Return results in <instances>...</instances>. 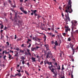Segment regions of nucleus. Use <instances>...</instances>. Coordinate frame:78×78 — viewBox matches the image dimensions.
<instances>
[{"label": "nucleus", "instance_id": "1", "mask_svg": "<svg viewBox=\"0 0 78 78\" xmlns=\"http://www.w3.org/2000/svg\"><path fill=\"white\" fill-rule=\"evenodd\" d=\"M69 6H68V5H67L66 6V7H65V9H66V10H65V12L66 13H67V15H65V17H66V22H67V20L68 21L70 22V18L69 17V13H71L73 12V10L72 9V5L71 6V7H70L69 8H68Z\"/></svg>", "mask_w": 78, "mask_h": 78}, {"label": "nucleus", "instance_id": "2", "mask_svg": "<svg viewBox=\"0 0 78 78\" xmlns=\"http://www.w3.org/2000/svg\"><path fill=\"white\" fill-rule=\"evenodd\" d=\"M71 23H72V31L73 32L74 27H76V23H77V22L76 21H75L74 23L73 22H71Z\"/></svg>", "mask_w": 78, "mask_h": 78}, {"label": "nucleus", "instance_id": "3", "mask_svg": "<svg viewBox=\"0 0 78 78\" xmlns=\"http://www.w3.org/2000/svg\"><path fill=\"white\" fill-rule=\"evenodd\" d=\"M48 68H49V69L51 70V72L53 73H55V69L51 67V66H48Z\"/></svg>", "mask_w": 78, "mask_h": 78}, {"label": "nucleus", "instance_id": "4", "mask_svg": "<svg viewBox=\"0 0 78 78\" xmlns=\"http://www.w3.org/2000/svg\"><path fill=\"white\" fill-rule=\"evenodd\" d=\"M72 2L71 0H69V2H68V8H69L71 7V4Z\"/></svg>", "mask_w": 78, "mask_h": 78}, {"label": "nucleus", "instance_id": "5", "mask_svg": "<svg viewBox=\"0 0 78 78\" xmlns=\"http://www.w3.org/2000/svg\"><path fill=\"white\" fill-rule=\"evenodd\" d=\"M14 12L16 13V14H15V17L14 18V19L15 20V22H16L17 20H16V19H17V16H16L17 15V12L16 11H14Z\"/></svg>", "mask_w": 78, "mask_h": 78}, {"label": "nucleus", "instance_id": "6", "mask_svg": "<svg viewBox=\"0 0 78 78\" xmlns=\"http://www.w3.org/2000/svg\"><path fill=\"white\" fill-rule=\"evenodd\" d=\"M70 48H71L73 50L72 51L73 52V54H74V53L75 52V49H73V46L72 44L70 45Z\"/></svg>", "mask_w": 78, "mask_h": 78}, {"label": "nucleus", "instance_id": "7", "mask_svg": "<svg viewBox=\"0 0 78 78\" xmlns=\"http://www.w3.org/2000/svg\"><path fill=\"white\" fill-rule=\"evenodd\" d=\"M44 46L46 48L47 50H49V51H50V50H49V46L48 44L45 45Z\"/></svg>", "mask_w": 78, "mask_h": 78}, {"label": "nucleus", "instance_id": "8", "mask_svg": "<svg viewBox=\"0 0 78 78\" xmlns=\"http://www.w3.org/2000/svg\"><path fill=\"white\" fill-rule=\"evenodd\" d=\"M31 11L34 13V14L36 13V12H37V10H31Z\"/></svg>", "mask_w": 78, "mask_h": 78}, {"label": "nucleus", "instance_id": "9", "mask_svg": "<svg viewBox=\"0 0 78 78\" xmlns=\"http://www.w3.org/2000/svg\"><path fill=\"white\" fill-rule=\"evenodd\" d=\"M31 59L33 61V62H36V60H35L36 58H34V57H32L31 58Z\"/></svg>", "mask_w": 78, "mask_h": 78}, {"label": "nucleus", "instance_id": "10", "mask_svg": "<svg viewBox=\"0 0 78 78\" xmlns=\"http://www.w3.org/2000/svg\"><path fill=\"white\" fill-rule=\"evenodd\" d=\"M15 56H18V55H17L18 54V52L17 51L15 52Z\"/></svg>", "mask_w": 78, "mask_h": 78}, {"label": "nucleus", "instance_id": "11", "mask_svg": "<svg viewBox=\"0 0 78 78\" xmlns=\"http://www.w3.org/2000/svg\"><path fill=\"white\" fill-rule=\"evenodd\" d=\"M17 75L18 76H21V73H18L15 75V76H17Z\"/></svg>", "mask_w": 78, "mask_h": 78}, {"label": "nucleus", "instance_id": "12", "mask_svg": "<svg viewBox=\"0 0 78 78\" xmlns=\"http://www.w3.org/2000/svg\"><path fill=\"white\" fill-rule=\"evenodd\" d=\"M20 9L21 11H22V12H23L24 11V9L23 7L20 8Z\"/></svg>", "mask_w": 78, "mask_h": 78}, {"label": "nucleus", "instance_id": "13", "mask_svg": "<svg viewBox=\"0 0 78 78\" xmlns=\"http://www.w3.org/2000/svg\"><path fill=\"white\" fill-rule=\"evenodd\" d=\"M9 59L11 60V58L12 57V55H11L10 54H9Z\"/></svg>", "mask_w": 78, "mask_h": 78}, {"label": "nucleus", "instance_id": "14", "mask_svg": "<svg viewBox=\"0 0 78 78\" xmlns=\"http://www.w3.org/2000/svg\"><path fill=\"white\" fill-rule=\"evenodd\" d=\"M36 50V48H31V50L32 51H34V50Z\"/></svg>", "mask_w": 78, "mask_h": 78}, {"label": "nucleus", "instance_id": "15", "mask_svg": "<svg viewBox=\"0 0 78 78\" xmlns=\"http://www.w3.org/2000/svg\"><path fill=\"white\" fill-rule=\"evenodd\" d=\"M44 41H45L46 40V35H45V34H44Z\"/></svg>", "mask_w": 78, "mask_h": 78}, {"label": "nucleus", "instance_id": "16", "mask_svg": "<svg viewBox=\"0 0 78 78\" xmlns=\"http://www.w3.org/2000/svg\"><path fill=\"white\" fill-rule=\"evenodd\" d=\"M23 13H24V14H27V11L24 10L23 12Z\"/></svg>", "mask_w": 78, "mask_h": 78}, {"label": "nucleus", "instance_id": "17", "mask_svg": "<svg viewBox=\"0 0 78 78\" xmlns=\"http://www.w3.org/2000/svg\"><path fill=\"white\" fill-rule=\"evenodd\" d=\"M57 69L58 70H60V67L59 65H58V66H57Z\"/></svg>", "mask_w": 78, "mask_h": 78}, {"label": "nucleus", "instance_id": "18", "mask_svg": "<svg viewBox=\"0 0 78 78\" xmlns=\"http://www.w3.org/2000/svg\"><path fill=\"white\" fill-rule=\"evenodd\" d=\"M8 1H9V3L11 4V5H12V1H11L9 0Z\"/></svg>", "mask_w": 78, "mask_h": 78}, {"label": "nucleus", "instance_id": "19", "mask_svg": "<svg viewBox=\"0 0 78 78\" xmlns=\"http://www.w3.org/2000/svg\"><path fill=\"white\" fill-rule=\"evenodd\" d=\"M55 45H58L57 41H55Z\"/></svg>", "mask_w": 78, "mask_h": 78}, {"label": "nucleus", "instance_id": "20", "mask_svg": "<svg viewBox=\"0 0 78 78\" xmlns=\"http://www.w3.org/2000/svg\"><path fill=\"white\" fill-rule=\"evenodd\" d=\"M71 78H73V72H71Z\"/></svg>", "mask_w": 78, "mask_h": 78}, {"label": "nucleus", "instance_id": "21", "mask_svg": "<svg viewBox=\"0 0 78 78\" xmlns=\"http://www.w3.org/2000/svg\"><path fill=\"white\" fill-rule=\"evenodd\" d=\"M47 63L48 64H49V66H50L52 63L51 62L50 63L48 61L47 62Z\"/></svg>", "mask_w": 78, "mask_h": 78}, {"label": "nucleus", "instance_id": "22", "mask_svg": "<svg viewBox=\"0 0 78 78\" xmlns=\"http://www.w3.org/2000/svg\"><path fill=\"white\" fill-rule=\"evenodd\" d=\"M49 53H48L47 54V58H48V56H49Z\"/></svg>", "mask_w": 78, "mask_h": 78}, {"label": "nucleus", "instance_id": "23", "mask_svg": "<svg viewBox=\"0 0 78 78\" xmlns=\"http://www.w3.org/2000/svg\"><path fill=\"white\" fill-rule=\"evenodd\" d=\"M21 59L23 60V61H24V60H25V58H24V57H23L21 58Z\"/></svg>", "mask_w": 78, "mask_h": 78}, {"label": "nucleus", "instance_id": "24", "mask_svg": "<svg viewBox=\"0 0 78 78\" xmlns=\"http://www.w3.org/2000/svg\"><path fill=\"white\" fill-rule=\"evenodd\" d=\"M12 8H16V5L15 4H14V5H12Z\"/></svg>", "mask_w": 78, "mask_h": 78}, {"label": "nucleus", "instance_id": "25", "mask_svg": "<svg viewBox=\"0 0 78 78\" xmlns=\"http://www.w3.org/2000/svg\"><path fill=\"white\" fill-rule=\"evenodd\" d=\"M55 75V76H57V73H55V72H54V73H53Z\"/></svg>", "mask_w": 78, "mask_h": 78}, {"label": "nucleus", "instance_id": "26", "mask_svg": "<svg viewBox=\"0 0 78 78\" xmlns=\"http://www.w3.org/2000/svg\"><path fill=\"white\" fill-rule=\"evenodd\" d=\"M64 69V65L63 64L62 67V70H63Z\"/></svg>", "mask_w": 78, "mask_h": 78}, {"label": "nucleus", "instance_id": "27", "mask_svg": "<svg viewBox=\"0 0 78 78\" xmlns=\"http://www.w3.org/2000/svg\"><path fill=\"white\" fill-rule=\"evenodd\" d=\"M25 73H26L27 75H29V74L28 73L27 71H25Z\"/></svg>", "mask_w": 78, "mask_h": 78}, {"label": "nucleus", "instance_id": "28", "mask_svg": "<svg viewBox=\"0 0 78 78\" xmlns=\"http://www.w3.org/2000/svg\"><path fill=\"white\" fill-rule=\"evenodd\" d=\"M41 17V16H40V15H38L37 17V19H39Z\"/></svg>", "mask_w": 78, "mask_h": 78}, {"label": "nucleus", "instance_id": "29", "mask_svg": "<svg viewBox=\"0 0 78 78\" xmlns=\"http://www.w3.org/2000/svg\"><path fill=\"white\" fill-rule=\"evenodd\" d=\"M4 5L5 6L6 5H7V2L4 3Z\"/></svg>", "mask_w": 78, "mask_h": 78}, {"label": "nucleus", "instance_id": "30", "mask_svg": "<svg viewBox=\"0 0 78 78\" xmlns=\"http://www.w3.org/2000/svg\"><path fill=\"white\" fill-rule=\"evenodd\" d=\"M48 53H49V55H50L51 56L52 55V54L51 53V51L48 52Z\"/></svg>", "mask_w": 78, "mask_h": 78}, {"label": "nucleus", "instance_id": "31", "mask_svg": "<svg viewBox=\"0 0 78 78\" xmlns=\"http://www.w3.org/2000/svg\"><path fill=\"white\" fill-rule=\"evenodd\" d=\"M3 25H2L1 27V29H3Z\"/></svg>", "mask_w": 78, "mask_h": 78}, {"label": "nucleus", "instance_id": "32", "mask_svg": "<svg viewBox=\"0 0 78 78\" xmlns=\"http://www.w3.org/2000/svg\"><path fill=\"white\" fill-rule=\"evenodd\" d=\"M73 33L72 32H71V35H72V37L73 38Z\"/></svg>", "mask_w": 78, "mask_h": 78}, {"label": "nucleus", "instance_id": "33", "mask_svg": "<svg viewBox=\"0 0 78 78\" xmlns=\"http://www.w3.org/2000/svg\"><path fill=\"white\" fill-rule=\"evenodd\" d=\"M10 19L12 21H14V20L13 19H12V17H10Z\"/></svg>", "mask_w": 78, "mask_h": 78}, {"label": "nucleus", "instance_id": "34", "mask_svg": "<svg viewBox=\"0 0 78 78\" xmlns=\"http://www.w3.org/2000/svg\"><path fill=\"white\" fill-rule=\"evenodd\" d=\"M68 41H71V39L70 38H68Z\"/></svg>", "mask_w": 78, "mask_h": 78}, {"label": "nucleus", "instance_id": "35", "mask_svg": "<svg viewBox=\"0 0 78 78\" xmlns=\"http://www.w3.org/2000/svg\"><path fill=\"white\" fill-rule=\"evenodd\" d=\"M20 52H22V53H24V51H22V50H20Z\"/></svg>", "mask_w": 78, "mask_h": 78}, {"label": "nucleus", "instance_id": "36", "mask_svg": "<svg viewBox=\"0 0 78 78\" xmlns=\"http://www.w3.org/2000/svg\"><path fill=\"white\" fill-rule=\"evenodd\" d=\"M65 28H66V29H68L69 28V26H65Z\"/></svg>", "mask_w": 78, "mask_h": 78}, {"label": "nucleus", "instance_id": "37", "mask_svg": "<svg viewBox=\"0 0 78 78\" xmlns=\"http://www.w3.org/2000/svg\"><path fill=\"white\" fill-rule=\"evenodd\" d=\"M28 53H29L27 54V55H31V53L30 52H28Z\"/></svg>", "mask_w": 78, "mask_h": 78}, {"label": "nucleus", "instance_id": "38", "mask_svg": "<svg viewBox=\"0 0 78 78\" xmlns=\"http://www.w3.org/2000/svg\"><path fill=\"white\" fill-rule=\"evenodd\" d=\"M25 62H24V61H23V62H22V63L23 64V65L25 63Z\"/></svg>", "mask_w": 78, "mask_h": 78}, {"label": "nucleus", "instance_id": "39", "mask_svg": "<svg viewBox=\"0 0 78 78\" xmlns=\"http://www.w3.org/2000/svg\"><path fill=\"white\" fill-rule=\"evenodd\" d=\"M66 33H63V35L64 36H66Z\"/></svg>", "mask_w": 78, "mask_h": 78}, {"label": "nucleus", "instance_id": "40", "mask_svg": "<svg viewBox=\"0 0 78 78\" xmlns=\"http://www.w3.org/2000/svg\"><path fill=\"white\" fill-rule=\"evenodd\" d=\"M67 48H69V45H68L67 46Z\"/></svg>", "mask_w": 78, "mask_h": 78}, {"label": "nucleus", "instance_id": "41", "mask_svg": "<svg viewBox=\"0 0 78 78\" xmlns=\"http://www.w3.org/2000/svg\"><path fill=\"white\" fill-rule=\"evenodd\" d=\"M31 44L30 43H29V45L28 48H30L31 47Z\"/></svg>", "mask_w": 78, "mask_h": 78}, {"label": "nucleus", "instance_id": "42", "mask_svg": "<svg viewBox=\"0 0 78 78\" xmlns=\"http://www.w3.org/2000/svg\"><path fill=\"white\" fill-rule=\"evenodd\" d=\"M33 40H34V41H37V39L34 37H33Z\"/></svg>", "mask_w": 78, "mask_h": 78}, {"label": "nucleus", "instance_id": "43", "mask_svg": "<svg viewBox=\"0 0 78 78\" xmlns=\"http://www.w3.org/2000/svg\"><path fill=\"white\" fill-rule=\"evenodd\" d=\"M17 38V37H16V35H15V39H16Z\"/></svg>", "mask_w": 78, "mask_h": 78}, {"label": "nucleus", "instance_id": "44", "mask_svg": "<svg viewBox=\"0 0 78 78\" xmlns=\"http://www.w3.org/2000/svg\"><path fill=\"white\" fill-rule=\"evenodd\" d=\"M55 37V34H52V37Z\"/></svg>", "mask_w": 78, "mask_h": 78}, {"label": "nucleus", "instance_id": "45", "mask_svg": "<svg viewBox=\"0 0 78 78\" xmlns=\"http://www.w3.org/2000/svg\"><path fill=\"white\" fill-rule=\"evenodd\" d=\"M40 48V47H38V46H36V48L37 49H39V48Z\"/></svg>", "mask_w": 78, "mask_h": 78}, {"label": "nucleus", "instance_id": "46", "mask_svg": "<svg viewBox=\"0 0 78 78\" xmlns=\"http://www.w3.org/2000/svg\"><path fill=\"white\" fill-rule=\"evenodd\" d=\"M67 30H68V31H70V29L69 28H68L67 29Z\"/></svg>", "mask_w": 78, "mask_h": 78}, {"label": "nucleus", "instance_id": "47", "mask_svg": "<svg viewBox=\"0 0 78 78\" xmlns=\"http://www.w3.org/2000/svg\"><path fill=\"white\" fill-rule=\"evenodd\" d=\"M55 65L56 66H57L58 64L57 63H55Z\"/></svg>", "mask_w": 78, "mask_h": 78}, {"label": "nucleus", "instance_id": "48", "mask_svg": "<svg viewBox=\"0 0 78 78\" xmlns=\"http://www.w3.org/2000/svg\"><path fill=\"white\" fill-rule=\"evenodd\" d=\"M10 51L12 53H14L13 51L10 50Z\"/></svg>", "mask_w": 78, "mask_h": 78}, {"label": "nucleus", "instance_id": "49", "mask_svg": "<svg viewBox=\"0 0 78 78\" xmlns=\"http://www.w3.org/2000/svg\"><path fill=\"white\" fill-rule=\"evenodd\" d=\"M66 30V32H67L68 31V30L67 29H66V30Z\"/></svg>", "mask_w": 78, "mask_h": 78}, {"label": "nucleus", "instance_id": "50", "mask_svg": "<svg viewBox=\"0 0 78 78\" xmlns=\"http://www.w3.org/2000/svg\"><path fill=\"white\" fill-rule=\"evenodd\" d=\"M6 44H7V45L8 46H9V42H7V43H6Z\"/></svg>", "mask_w": 78, "mask_h": 78}, {"label": "nucleus", "instance_id": "51", "mask_svg": "<svg viewBox=\"0 0 78 78\" xmlns=\"http://www.w3.org/2000/svg\"><path fill=\"white\" fill-rule=\"evenodd\" d=\"M30 50L29 49H27V52L29 53L30 52Z\"/></svg>", "mask_w": 78, "mask_h": 78}, {"label": "nucleus", "instance_id": "52", "mask_svg": "<svg viewBox=\"0 0 78 78\" xmlns=\"http://www.w3.org/2000/svg\"><path fill=\"white\" fill-rule=\"evenodd\" d=\"M20 1V2H23V0H19Z\"/></svg>", "mask_w": 78, "mask_h": 78}, {"label": "nucleus", "instance_id": "53", "mask_svg": "<svg viewBox=\"0 0 78 78\" xmlns=\"http://www.w3.org/2000/svg\"><path fill=\"white\" fill-rule=\"evenodd\" d=\"M17 72H19V73H20V70H17Z\"/></svg>", "mask_w": 78, "mask_h": 78}, {"label": "nucleus", "instance_id": "54", "mask_svg": "<svg viewBox=\"0 0 78 78\" xmlns=\"http://www.w3.org/2000/svg\"><path fill=\"white\" fill-rule=\"evenodd\" d=\"M34 14L35 16H37V14L36 13H34Z\"/></svg>", "mask_w": 78, "mask_h": 78}, {"label": "nucleus", "instance_id": "55", "mask_svg": "<svg viewBox=\"0 0 78 78\" xmlns=\"http://www.w3.org/2000/svg\"><path fill=\"white\" fill-rule=\"evenodd\" d=\"M51 30H52V31H54V28H52V29H51Z\"/></svg>", "mask_w": 78, "mask_h": 78}, {"label": "nucleus", "instance_id": "56", "mask_svg": "<svg viewBox=\"0 0 78 78\" xmlns=\"http://www.w3.org/2000/svg\"><path fill=\"white\" fill-rule=\"evenodd\" d=\"M24 44H22V45H21V47H24Z\"/></svg>", "mask_w": 78, "mask_h": 78}, {"label": "nucleus", "instance_id": "57", "mask_svg": "<svg viewBox=\"0 0 78 78\" xmlns=\"http://www.w3.org/2000/svg\"><path fill=\"white\" fill-rule=\"evenodd\" d=\"M48 30L50 31L51 30V29L50 28H48Z\"/></svg>", "mask_w": 78, "mask_h": 78}, {"label": "nucleus", "instance_id": "58", "mask_svg": "<svg viewBox=\"0 0 78 78\" xmlns=\"http://www.w3.org/2000/svg\"><path fill=\"white\" fill-rule=\"evenodd\" d=\"M55 33L56 34H58V32L57 31H56V30H55Z\"/></svg>", "mask_w": 78, "mask_h": 78}, {"label": "nucleus", "instance_id": "59", "mask_svg": "<svg viewBox=\"0 0 78 78\" xmlns=\"http://www.w3.org/2000/svg\"><path fill=\"white\" fill-rule=\"evenodd\" d=\"M43 61H42L41 62L40 64L41 65H42V64H43Z\"/></svg>", "mask_w": 78, "mask_h": 78}, {"label": "nucleus", "instance_id": "60", "mask_svg": "<svg viewBox=\"0 0 78 78\" xmlns=\"http://www.w3.org/2000/svg\"><path fill=\"white\" fill-rule=\"evenodd\" d=\"M19 23L21 24V22L20 20L19 21Z\"/></svg>", "mask_w": 78, "mask_h": 78}, {"label": "nucleus", "instance_id": "61", "mask_svg": "<svg viewBox=\"0 0 78 78\" xmlns=\"http://www.w3.org/2000/svg\"><path fill=\"white\" fill-rule=\"evenodd\" d=\"M6 57V55H5V56H4V57H3L4 58V59H5V58Z\"/></svg>", "mask_w": 78, "mask_h": 78}, {"label": "nucleus", "instance_id": "62", "mask_svg": "<svg viewBox=\"0 0 78 78\" xmlns=\"http://www.w3.org/2000/svg\"><path fill=\"white\" fill-rule=\"evenodd\" d=\"M58 37H62V35H59H59H58Z\"/></svg>", "mask_w": 78, "mask_h": 78}, {"label": "nucleus", "instance_id": "63", "mask_svg": "<svg viewBox=\"0 0 78 78\" xmlns=\"http://www.w3.org/2000/svg\"><path fill=\"white\" fill-rule=\"evenodd\" d=\"M62 16L63 17H64V15H63V12H62Z\"/></svg>", "mask_w": 78, "mask_h": 78}, {"label": "nucleus", "instance_id": "64", "mask_svg": "<svg viewBox=\"0 0 78 78\" xmlns=\"http://www.w3.org/2000/svg\"><path fill=\"white\" fill-rule=\"evenodd\" d=\"M27 65L28 66H30V65H29V62H27Z\"/></svg>", "mask_w": 78, "mask_h": 78}]
</instances>
